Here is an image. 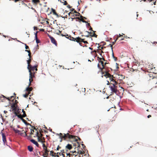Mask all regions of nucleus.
<instances>
[{
  "instance_id": "nucleus-1",
  "label": "nucleus",
  "mask_w": 157,
  "mask_h": 157,
  "mask_svg": "<svg viewBox=\"0 0 157 157\" xmlns=\"http://www.w3.org/2000/svg\"><path fill=\"white\" fill-rule=\"evenodd\" d=\"M112 84L113 85V86H109V87L110 88L112 92L116 94L117 91V86H115L114 83H112Z\"/></svg>"
},
{
  "instance_id": "nucleus-2",
  "label": "nucleus",
  "mask_w": 157,
  "mask_h": 157,
  "mask_svg": "<svg viewBox=\"0 0 157 157\" xmlns=\"http://www.w3.org/2000/svg\"><path fill=\"white\" fill-rule=\"evenodd\" d=\"M69 40H72L73 41H75L78 43L79 42V41H80V40H81V41H82L83 39H81L79 37H77L76 38H74L73 37H71V36H70V38L69 39Z\"/></svg>"
},
{
  "instance_id": "nucleus-3",
  "label": "nucleus",
  "mask_w": 157,
  "mask_h": 157,
  "mask_svg": "<svg viewBox=\"0 0 157 157\" xmlns=\"http://www.w3.org/2000/svg\"><path fill=\"white\" fill-rule=\"evenodd\" d=\"M31 59H30V58H29V59L28 60H27V62L28 63V67H27V68L29 70V78H32V72L31 71H30V69L29 68V63L30 62Z\"/></svg>"
},
{
  "instance_id": "nucleus-4",
  "label": "nucleus",
  "mask_w": 157,
  "mask_h": 157,
  "mask_svg": "<svg viewBox=\"0 0 157 157\" xmlns=\"http://www.w3.org/2000/svg\"><path fill=\"white\" fill-rule=\"evenodd\" d=\"M13 130L14 131V132H15L16 133H18L19 134H20L21 135H22L23 134H24L23 136H26L27 135V134H26V132H24V133H21L20 131H19V130H18L17 129H16L14 128L13 129Z\"/></svg>"
},
{
  "instance_id": "nucleus-5",
  "label": "nucleus",
  "mask_w": 157,
  "mask_h": 157,
  "mask_svg": "<svg viewBox=\"0 0 157 157\" xmlns=\"http://www.w3.org/2000/svg\"><path fill=\"white\" fill-rule=\"evenodd\" d=\"M32 78H29V86L26 88V90L27 91L30 92L32 90V89L31 87H29V86L30 85L31 83V82L33 81V80L32 79L31 80V79H32Z\"/></svg>"
},
{
  "instance_id": "nucleus-6",
  "label": "nucleus",
  "mask_w": 157,
  "mask_h": 157,
  "mask_svg": "<svg viewBox=\"0 0 157 157\" xmlns=\"http://www.w3.org/2000/svg\"><path fill=\"white\" fill-rule=\"evenodd\" d=\"M30 141L32 142L37 147H38L39 144L38 143L33 139H31L30 140Z\"/></svg>"
},
{
  "instance_id": "nucleus-7",
  "label": "nucleus",
  "mask_w": 157,
  "mask_h": 157,
  "mask_svg": "<svg viewBox=\"0 0 157 157\" xmlns=\"http://www.w3.org/2000/svg\"><path fill=\"white\" fill-rule=\"evenodd\" d=\"M50 38L52 42L55 45H56L57 44L55 39L52 37H50Z\"/></svg>"
},
{
  "instance_id": "nucleus-8",
  "label": "nucleus",
  "mask_w": 157,
  "mask_h": 157,
  "mask_svg": "<svg viewBox=\"0 0 157 157\" xmlns=\"http://www.w3.org/2000/svg\"><path fill=\"white\" fill-rule=\"evenodd\" d=\"M2 140L4 143V144H5V142H6V136L3 133H2Z\"/></svg>"
},
{
  "instance_id": "nucleus-9",
  "label": "nucleus",
  "mask_w": 157,
  "mask_h": 157,
  "mask_svg": "<svg viewBox=\"0 0 157 157\" xmlns=\"http://www.w3.org/2000/svg\"><path fill=\"white\" fill-rule=\"evenodd\" d=\"M65 135L66 138H73V136L69 135L68 133L65 134Z\"/></svg>"
},
{
  "instance_id": "nucleus-10",
  "label": "nucleus",
  "mask_w": 157,
  "mask_h": 157,
  "mask_svg": "<svg viewBox=\"0 0 157 157\" xmlns=\"http://www.w3.org/2000/svg\"><path fill=\"white\" fill-rule=\"evenodd\" d=\"M29 68L30 71L31 70H34L35 69L36 70V71L37 70V69L36 68V66H34L33 67H31V66H29Z\"/></svg>"
},
{
  "instance_id": "nucleus-11",
  "label": "nucleus",
  "mask_w": 157,
  "mask_h": 157,
  "mask_svg": "<svg viewBox=\"0 0 157 157\" xmlns=\"http://www.w3.org/2000/svg\"><path fill=\"white\" fill-rule=\"evenodd\" d=\"M52 10L54 14L57 17H59L58 14L56 13L55 10L54 9H53V8H52Z\"/></svg>"
},
{
  "instance_id": "nucleus-12",
  "label": "nucleus",
  "mask_w": 157,
  "mask_h": 157,
  "mask_svg": "<svg viewBox=\"0 0 157 157\" xmlns=\"http://www.w3.org/2000/svg\"><path fill=\"white\" fill-rule=\"evenodd\" d=\"M66 148L70 150L72 148V146L71 145L68 144L66 146Z\"/></svg>"
},
{
  "instance_id": "nucleus-13",
  "label": "nucleus",
  "mask_w": 157,
  "mask_h": 157,
  "mask_svg": "<svg viewBox=\"0 0 157 157\" xmlns=\"http://www.w3.org/2000/svg\"><path fill=\"white\" fill-rule=\"evenodd\" d=\"M50 155L51 156H52L53 157H56V153H54L53 151H51L50 152Z\"/></svg>"
},
{
  "instance_id": "nucleus-14",
  "label": "nucleus",
  "mask_w": 157,
  "mask_h": 157,
  "mask_svg": "<svg viewBox=\"0 0 157 157\" xmlns=\"http://www.w3.org/2000/svg\"><path fill=\"white\" fill-rule=\"evenodd\" d=\"M28 148L29 151L30 152H31L33 150V147L30 146H29L28 147Z\"/></svg>"
},
{
  "instance_id": "nucleus-15",
  "label": "nucleus",
  "mask_w": 157,
  "mask_h": 157,
  "mask_svg": "<svg viewBox=\"0 0 157 157\" xmlns=\"http://www.w3.org/2000/svg\"><path fill=\"white\" fill-rule=\"evenodd\" d=\"M109 45H110V47H111V50H112V56L114 58H115V60H116V58H115V57L114 56V54H113V47H112V45H111L110 44H109Z\"/></svg>"
},
{
  "instance_id": "nucleus-16",
  "label": "nucleus",
  "mask_w": 157,
  "mask_h": 157,
  "mask_svg": "<svg viewBox=\"0 0 157 157\" xmlns=\"http://www.w3.org/2000/svg\"><path fill=\"white\" fill-rule=\"evenodd\" d=\"M66 138L65 135V134H64L63 135L60 136V139H64V140H65Z\"/></svg>"
},
{
  "instance_id": "nucleus-17",
  "label": "nucleus",
  "mask_w": 157,
  "mask_h": 157,
  "mask_svg": "<svg viewBox=\"0 0 157 157\" xmlns=\"http://www.w3.org/2000/svg\"><path fill=\"white\" fill-rule=\"evenodd\" d=\"M37 140L38 142H40L41 143H43V140L42 139H40V137H38V138H37Z\"/></svg>"
},
{
  "instance_id": "nucleus-18",
  "label": "nucleus",
  "mask_w": 157,
  "mask_h": 157,
  "mask_svg": "<svg viewBox=\"0 0 157 157\" xmlns=\"http://www.w3.org/2000/svg\"><path fill=\"white\" fill-rule=\"evenodd\" d=\"M110 79L111 80V82H115V84H117V82L116 81H115L113 78H110Z\"/></svg>"
},
{
  "instance_id": "nucleus-19",
  "label": "nucleus",
  "mask_w": 157,
  "mask_h": 157,
  "mask_svg": "<svg viewBox=\"0 0 157 157\" xmlns=\"http://www.w3.org/2000/svg\"><path fill=\"white\" fill-rule=\"evenodd\" d=\"M32 2L36 3L39 2V0H32Z\"/></svg>"
},
{
  "instance_id": "nucleus-20",
  "label": "nucleus",
  "mask_w": 157,
  "mask_h": 157,
  "mask_svg": "<svg viewBox=\"0 0 157 157\" xmlns=\"http://www.w3.org/2000/svg\"><path fill=\"white\" fill-rule=\"evenodd\" d=\"M22 112H23V115H22V117H25L26 116V114L25 113V111L23 110V109L22 110Z\"/></svg>"
},
{
  "instance_id": "nucleus-21",
  "label": "nucleus",
  "mask_w": 157,
  "mask_h": 157,
  "mask_svg": "<svg viewBox=\"0 0 157 157\" xmlns=\"http://www.w3.org/2000/svg\"><path fill=\"white\" fill-rule=\"evenodd\" d=\"M25 51L29 53L28 56H29V58H30V57H31L30 56V51H29V50H26Z\"/></svg>"
},
{
  "instance_id": "nucleus-22",
  "label": "nucleus",
  "mask_w": 157,
  "mask_h": 157,
  "mask_svg": "<svg viewBox=\"0 0 157 157\" xmlns=\"http://www.w3.org/2000/svg\"><path fill=\"white\" fill-rule=\"evenodd\" d=\"M59 154V155H63V157H65V156L64 155H63V153H61V152H60V153H57V154Z\"/></svg>"
},
{
  "instance_id": "nucleus-23",
  "label": "nucleus",
  "mask_w": 157,
  "mask_h": 157,
  "mask_svg": "<svg viewBox=\"0 0 157 157\" xmlns=\"http://www.w3.org/2000/svg\"><path fill=\"white\" fill-rule=\"evenodd\" d=\"M42 147H43L44 150L47 148V147L45 146L44 144H43Z\"/></svg>"
},
{
  "instance_id": "nucleus-24",
  "label": "nucleus",
  "mask_w": 157,
  "mask_h": 157,
  "mask_svg": "<svg viewBox=\"0 0 157 157\" xmlns=\"http://www.w3.org/2000/svg\"><path fill=\"white\" fill-rule=\"evenodd\" d=\"M44 150L45 153L46 154H47L48 152L49 151H48L47 149V148L46 149H44Z\"/></svg>"
},
{
  "instance_id": "nucleus-25",
  "label": "nucleus",
  "mask_w": 157,
  "mask_h": 157,
  "mask_svg": "<svg viewBox=\"0 0 157 157\" xmlns=\"http://www.w3.org/2000/svg\"><path fill=\"white\" fill-rule=\"evenodd\" d=\"M61 31H58L57 32H56V33L57 34L59 35V34L61 33Z\"/></svg>"
},
{
  "instance_id": "nucleus-26",
  "label": "nucleus",
  "mask_w": 157,
  "mask_h": 157,
  "mask_svg": "<svg viewBox=\"0 0 157 157\" xmlns=\"http://www.w3.org/2000/svg\"><path fill=\"white\" fill-rule=\"evenodd\" d=\"M39 133L38 132H37L36 133V136H37V138H38V137H39L40 136H39Z\"/></svg>"
},
{
  "instance_id": "nucleus-27",
  "label": "nucleus",
  "mask_w": 157,
  "mask_h": 157,
  "mask_svg": "<svg viewBox=\"0 0 157 157\" xmlns=\"http://www.w3.org/2000/svg\"><path fill=\"white\" fill-rule=\"evenodd\" d=\"M56 135L58 136H59V138H60V136H61V135H62V134L61 133H57L56 134Z\"/></svg>"
},
{
  "instance_id": "nucleus-28",
  "label": "nucleus",
  "mask_w": 157,
  "mask_h": 157,
  "mask_svg": "<svg viewBox=\"0 0 157 157\" xmlns=\"http://www.w3.org/2000/svg\"><path fill=\"white\" fill-rule=\"evenodd\" d=\"M21 120H22V121L25 124H26V122L25 121L24 119H23L22 118H21Z\"/></svg>"
},
{
  "instance_id": "nucleus-29",
  "label": "nucleus",
  "mask_w": 157,
  "mask_h": 157,
  "mask_svg": "<svg viewBox=\"0 0 157 157\" xmlns=\"http://www.w3.org/2000/svg\"><path fill=\"white\" fill-rule=\"evenodd\" d=\"M25 48L26 49H29V47L28 46H27L26 45V44H25Z\"/></svg>"
},
{
  "instance_id": "nucleus-30",
  "label": "nucleus",
  "mask_w": 157,
  "mask_h": 157,
  "mask_svg": "<svg viewBox=\"0 0 157 157\" xmlns=\"http://www.w3.org/2000/svg\"><path fill=\"white\" fill-rule=\"evenodd\" d=\"M28 94H24L23 95V96L25 97V98H27L28 96Z\"/></svg>"
},
{
  "instance_id": "nucleus-31",
  "label": "nucleus",
  "mask_w": 157,
  "mask_h": 157,
  "mask_svg": "<svg viewBox=\"0 0 157 157\" xmlns=\"http://www.w3.org/2000/svg\"><path fill=\"white\" fill-rule=\"evenodd\" d=\"M81 21H82L83 22V23H87V22L85 21H84V20H83V19H81Z\"/></svg>"
},
{
  "instance_id": "nucleus-32",
  "label": "nucleus",
  "mask_w": 157,
  "mask_h": 157,
  "mask_svg": "<svg viewBox=\"0 0 157 157\" xmlns=\"http://www.w3.org/2000/svg\"><path fill=\"white\" fill-rule=\"evenodd\" d=\"M101 64L102 65L103 68H104V66L103 65V62L102 61H101Z\"/></svg>"
},
{
  "instance_id": "nucleus-33",
  "label": "nucleus",
  "mask_w": 157,
  "mask_h": 157,
  "mask_svg": "<svg viewBox=\"0 0 157 157\" xmlns=\"http://www.w3.org/2000/svg\"><path fill=\"white\" fill-rule=\"evenodd\" d=\"M36 40V43L37 44H38V43H39L40 42V41L39 40H38V39L37 40Z\"/></svg>"
},
{
  "instance_id": "nucleus-34",
  "label": "nucleus",
  "mask_w": 157,
  "mask_h": 157,
  "mask_svg": "<svg viewBox=\"0 0 157 157\" xmlns=\"http://www.w3.org/2000/svg\"><path fill=\"white\" fill-rule=\"evenodd\" d=\"M61 36H68V35L67 34H66V35H63V34H61Z\"/></svg>"
},
{
  "instance_id": "nucleus-35",
  "label": "nucleus",
  "mask_w": 157,
  "mask_h": 157,
  "mask_svg": "<svg viewBox=\"0 0 157 157\" xmlns=\"http://www.w3.org/2000/svg\"><path fill=\"white\" fill-rule=\"evenodd\" d=\"M86 26L87 27H88V26H90V23H87V24H86Z\"/></svg>"
},
{
  "instance_id": "nucleus-36",
  "label": "nucleus",
  "mask_w": 157,
  "mask_h": 157,
  "mask_svg": "<svg viewBox=\"0 0 157 157\" xmlns=\"http://www.w3.org/2000/svg\"><path fill=\"white\" fill-rule=\"evenodd\" d=\"M117 39H117L114 41V42H113V43H113V44L112 45L115 44V43Z\"/></svg>"
},
{
  "instance_id": "nucleus-37",
  "label": "nucleus",
  "mask_w": 157,
  "mask_h": 157,
  "mask_svg": "<svg viewBox=\"0 0 157 157\" xmlns=\"http://www.w3.org/2000/svg\"><path fill=\"white\" fill-rule=\"evenodd\" d=\"M97 36V35H96V34L95 33H94L93 35L92 36H96V37Z\"/></svg>"
},
{
  "instance_id": "nucleus-38",
  "label": "nucleus",
  "mask_w": 157,
  "mask_h": 157,
  "mask_svg": "<svg viewBox=\"0 0 157 157\" xmlns=\"http://www.w3.org/2000/svg\"><path fill=\"white\" fill-rule=\"evenodd\" d=\"M70 36H69V35H68V36H65V37H66L68 39H69V38H70Z\"/></svg>"
},
{
  "instance_id": "nucleus-39",
  "label": "nucleus",
  "mask_w": 157,
  "mask_h": 157,
  "mask_svg": "<svg viewBox=\"0 0 157 157\" xmlns=\"http://www.w3.org/2000/svg\"><path fill=\"white\" fill-rule=\"evenodd\" d=\"M19 118H20L21 119V118H22L21 117V115H18L17 116Z\"/></svg>"
},
{
  "instance_id": "nucleus-40",
  "label": "nucleus",
  "mask_w": 157,
  "mask_h": 157,
  "mask_svg": "<svg viewBox=\"0 0 157 157\" xmlns=\"http://www.w3.org/2000/svg\"><path fill=\"white\" fill-rule=\"evenodd\" d=\"M106 75L108 76V77H110V75L108 73H106Z\"/></svg>"
},
{
  "instance_id": "nucleus-41",
  "label": "nucleus",
  "mask_w": 157,
  "mask_h": 157,
  "mask_svg": "<svg viewBox=\"0 0 157 157\" xmlns=\"http://www.w3.org/2000/svg\"><path fill=\"white\" fill-rule=\"evenodd\" d=\"M67 4V2L66 1H64V3L63 4L64 5H66Z\"/></svg>"
},
{
  "instance_id": "nucleus-42",
  "label": "nucleus",
  "mask_w": 157,
  "mask_h": 157,
  "mask_svg": "<svg viewBox=\"0 0 157 157\" xmlns=\"http://www.w3.org/2000/svg\"><path fill=\"white\" fill-rule=\"evenodd\" d=\"M90 27V30H91V31H93V32L94 33V31H93L92 29V28H91Z\"/></svg>"
},
{
  "instance_id": "nucleus-43",
  "label": "nucleus",
  "mask_w": 157,
  "mask_h": 157,
  "mask_svg": "<svg viewBox=\"0 0 157 157\" xmlns=\"http://www.w3.org/2000/svg\"><path fill=\"white\" fill-rule=\"evenodd\" d=\"M37 33H38V32L36 31V32L35 33V36H37Z\"/></svg>"
},
{
  "instance_id": "nucleus-44",
  "label": "nucleus",
  "mask_w": 157,
  "mask_h": 157,
  "mask_svg": "<svg viewBox=\"0 0 157 157\" xmlns=\"http://www.w3.org/2000/svg\"><path fill=\"white\" fill-rule=\"evenodd\" d=\"M56 157H59V155H58V154H57V155H56Z\"/></svg>"
},
{
  "instance_id": "nucleus-45",
  "label": "nucleus",
  "mask_w": 157,
  "mask_h": 157,
  "mask_svg": "<svg viewBox=\"0 0 157 157\" xmlns=\"http://www.w3.org/2000/svg\"><path fill=\"white\" fill-rule=\"evenodd\" d=\"M35 38L36 40L38 39V38H37V36H35Z\"/></svg>"
},
{
  "instance_id": "nucleus-46",
  "label": "nucleus",
  "mask_w": 157,
  "mask_h": 157,
  "mask_svg": "<svg viewBox=\"0 0 157 157\" xmlns=\"http://www.w3.org/2000/svg\"><path fill=\"white\" fill-rule=\"evenodd\" d=\"M66 154L67 155V156H68L70 155L69 153H67Z\"/></svg>"
},
{
  "instance_id": "nucleus-47",
  "label": "nucleus",
  "mask_w": 157,
  "mask_h": 157,
  "mask_svg": "<svg viewBox=\"0 0 157 157\" xmlns=\"http://www.w3.org/2000/svg\"><path fill=\"white\" fill-rule=\"evenodd\" d=\"M151 117V115H149L147 116V117L148 118H149L150 117Z\"/></svg>"
},
{
  "instance_id": "nucleus-48",
  "label": "nucleus",
  "mask_w": 157,
  "mask_h": 157,
  "mask_svg": "<svg viewBox=\"0 0 157 157\" xmlns=\"http://www.w3.org/2000/svg\"><path fill=\"white\" fill-rule=\"evenodd\" d=\"M83 42L84 43H87V42L86 41H83Z\"/></svg>"
},
{
  "instance_id": "nucleus-49",
  "label": "nucleus",
  "mask_w": 157,
  "mask_h": 157,
  "mask_svg": "<svg viewBox=\"0 0 157 157\" xmlns=\"http://www.w3.org/2000/svg\"><path fill=\"white\" fill-rule=\"evenodd\" d=\"M109 81H107V85H109Z\"/></svg>"
},
{
  "instance_id": "nucleus-50",
  "label": "nucleus",
  "mask_w": 157,
  "mask_h": 157,
  "mask_svg": "<svg viewBox=\"0 0 157 157\" xmlns=\"http://www.w3.org/2000/svg\"><path fill=\"white\" fill-rule=\"evenodd\" d=\"M59 146H58V147H57V148H56V150H59Z\"/></svg>"
},
{
  "instance_id": "nucleus-51",
  "label": "nucleus",
  "mask_w": 157,
  "mask_h": 157,
  "mask_svg": "<svg viewBox=\"0 0 157 157\" xmlns=\"http://www.w3.org/2000/svg\"><path fill=\"white\" fill-rule=\"evenodd\" d=\"M79 14H79V13H77V14H76V16H79Z\"/></svg>"
},
{
  "instance_id": "nucleus-52",
  "label": "nucleus",
  "mask_w": 157,
  "mask_h": 157,
  "mask_svg": "<svg viewBox=\"0 0 157 157\" xmlns=\"http://www.w3.org/2000/svg\"><path fill=\"white\" fill-rule=\"evenodd\" d=\"M119 37H120V36H122V35H121V34H119Z\"/></svg>"
},
{
  "instance_id": "nucleus-53",
  "label": "nucleus",
  "mask_w": 157,
  "mask_h": 157,
  "mask_svg": "<svg viewBox=\"0 0 157 157\" xmlns=\"http://www.w3.org/2000/svg\"><path fill=\"white\" fill-rule=\"evenodd\" d=\"M86 32H87V33H91V32H89L88 31H86Z\"/></svg>"
},
{
  "instance_id": "nucleus-54",
  "label": "nucleus",
  "mask_w": 157,
  "mask_h": 157,
  "mask_svg": "<svg viewBox=\"0 0 157 157\" xmlns=\"http://www.w3.org/2000/svg\"><path fill=\"white\" fill-rule=\"evenodd\" d=\"M58 1H60L61 3H63V2H62V1H61V0H60V1L59 0Z\"/></svg>"
},
{
  "instance_id": "nucleus-55",
  "label": "nucleus",
  "mask_w": 157,
  "mask_h": 157,
  "mask_svg": "<svg viewBox=\"0 0 157 157\" xmlns=\"http://www.w3.org/2000/svg\"><path fill=\"white\" fill-rule=\"evenodd\" d=\"M155 3H156V2H153V4H154V5H155Z\"/></svg>"
},
{
  "instance_id": "nucleus-56",
  "label": "nucleus",
  "mask_w": 157,
  "mask_h": 157,
  "mask_svg": "<svg viewBox=\"0 0 157 157\" xmlns=\"http://www.w3.org/2000/svg\"><path fill=\"white\" fill-rule=\"evenodd\" d=\"M89 48L90 49V50H92V48H90V47Z\"/></svg>"
},
{
  "instance_id": "nucleus-57",
  "label": "nucleus",
  "mask_w": 157,
  "mask_h": 157,
  "mask_svg": "<svg viewBox=\"0 0 157 157\" xmlns=\"http://www.w3.org/2000/svg\"><path fill=\"white\" fill-rule=\"evenodd\" d=\"M44 128H46V126L45 125H44Z\"/></svg>"
},
{
  "instance_id": "nucleus-58",
  "label": "nucleus",
  "mask_w": 157,
  "mask_h": 157,
  "mask_svg": "<svg viewBox=\"0 0 157 157\" xmlns=\"http://www.w3.org/2000/svg\"><path fill=\"white\" fill-rule=\"evenodd\" d=\"M4 113H6V112H7V111H4Z\"/></svg>"
},
{
  "instance_id": "nucleus-59",
  "label": "nucleus",
  "mask_w": 157,
  "mask_h": 157,
  "mask_svg": "<svg viewBox=\"0 0 157 157\" xmlns=\"http://www.w3.org/2000/svg\"><path fill=\"white\" fill-rule=\"evenodd\" d=\"M19 0H15V2H17V1H18Z\"/></svg>"
},
{
  "instance_id": "nucleus-60",
  "label": "nucleus",
  "mask_w": 157,
  "mask_h": 157,
  "mask_svg": "<svg viewBox=\"0 0 157 157\" xmlns=\"http://www.w3.org/2000/svg\"><path fill=\"white\" fill-rule=\"evenodd\" d=\"M112 83H114V84L115 85V82H112Z\"/></svg>"
},
{
  "instance_id": "nucleus-61",
  "label": "nucleus",
  "mask_w": 157,
  "mask_h": 157,
  "mask_svg": "<svg viewBox=\"0 0 157 157\" xmlns=\"http://www.w3.org/2000/svg\"><path fill=\"white\" fill-rule=\"evenodd\" d=\"M71 13H70V12L69 13H68V15H70Z\"/></svg>"
},
{
  "instance_id": "nucleus-62",
  "label": "nucleus",
  "mask_w": 157,
  "mask_h": 157,
  "mask_svg": "<svg viewBox=\"0 0 157 157\" xmlns=\"http://www.w3.org/2000/svg\"><path fill=\"white\" fill-rule=\"evenodd\" d=\"M46 22L48 24V21H46Z\"/></svg>"
},
{
  "instance_id": "nucleus-63",
  "label": "nucleus",
  "mask_w": 157,
  "mask_h": 157,
  "mask_svg": "<svg viewBox=\"0 0 157 157\" xmlns=\"http://www.w3.org/2000/svg\"><path fill=\"white\" fill-rule=\"evenodd\" d=\"M124 40V38H122L121 39V40Z\"/></svg>"
},
{
  "instance_id": "nucleus-64",
  "label": "nucleus",
  "mask_w": 157,
  "mask_h": 157,
  "mask_svg": "<svg viewBox=\"0 0 157 157\" xmlns=\"http://www.w3.org/2000/svg\"><path fill=\"white\" fill-rule=\"evenodd\" d=\"M62 141V139H61V140H60V142H61V141Z\"/></svg>"
}]
</instances>
